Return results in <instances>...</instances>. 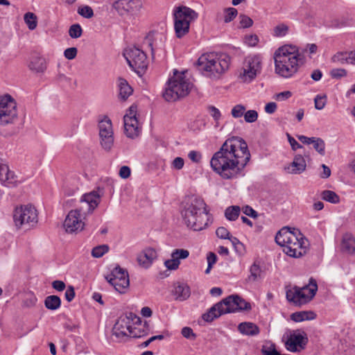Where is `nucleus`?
Returning a JSON list of instances; mask_svg holds the SVG:
<instances>
[{"instance_id":"72a5a7b5","label":"nucleus","mask_w":355,"mask_h":355,"mask_svg":"<svg viewBox=\"0 0 355 355\" xmlns=\"http://www.w3.org/2000/svg\"><path fill=\"white\" fill-rule=\"evenodd\" d=\"M45 307L51 311L58 309L61 306V299L58 295H49L44 300Z\"/></svg>"},{"instance_id":"6e6552de","label":"nucleus","mask_w":355,"mask_h":355,"mask_svg":"<svg viewBox=\"0 0 355 355\" xmlns=\"http://www.w3.org/2000/svg\"><path fill=\"white\" fill-rule=\"evenodd\" d=\"M317 291L318 285L316 281L311 278L309 285H306L302 288L295 286L293 288H286V297L289 302L293 303L295 306H300L310 302L315 296Z\"/></svg>"},{"instance_id":"b1692460","label":"nucleus","mask_w":355,"mask_h":355,"mask_svg":"<svg viewBox=\"0 0 355 355\" xmlns=\"http://www.w3.org/2000/svg\"><path fill=\"white\" fill-rule=\"evenodd\" d=\"M125 134L129 138L134 139L139 134L138 119H130L128 117L123 119Z\"/></svg>"},{"instance_id":"9d476101","label":"nucleus","mask_w":355,"mask_h":355,"mask_svg":"<svg viewBox=\"0 0 355 355\" xmlns=\"http://www.w3.org/2000/svg\"><path fill=\"white\" fill-rule=\"evenodd\" d=\"M18 117L17 102L10 94L0 96V125L14 123Z\"/></svg>"},{"instance_id":"79ce46f5","label":"nucleus","mask_w":355,"mask_h":355,"mask_svg":"<svg viewBox=\"0 0 355 355\" xmlns=\"http://www.w3.org/2000/svg\"><path fill=\"white\" fill-rule=\"evenodd\" d=\"M289 30L288 26L285 24H279L274 27L273 28V35L275 37H284L285 36Z\"/></svg>"},{"instance_id":"e433bc0d","label":"nucleus","mask_w":355,"mask_h":355,"mask_svg":"<svg viewBox=\"0 0 355 355\" xmlns=\"http://www.w3.org/2000/svg\"><path fill=\"white\" fill-rule=\"evenodd\" d=\"M24 20L28 28L31 31H33L37 26V17L31 12H28L24 15Z\"/></svg>"},{"instance_id":"37998d69","label":"nucleus","mask_w":355,"mask_h":355,"mask_svg":"<svg viewBox=\"0 0 355 355\" xmlns=\"http://www.w3.org/2000/svg\"><path fill=\"white\" fill-rule=\"evenodd\" d=\"M77 12L84 18L90 19L94 16V11L92 7L85 5L78 8Z\"/></svg>"},{"instance_id":"864d4df0","label":"nucleus","mask_w":355,"mask_h":355,"mask_svg":"<svg viewBox=\"0 0 355 355\" xmlns=\"http://www.w3.org/2000/svg\"><path fill=\"white\" fill-rule=\"evenodd\" d=\"M189 252L187 250L184 249H176L173 251L171 254V258H175L176 259L179 260L180 259H186L189 257Z\"/></svg>"},{"instance_id":"2f4dec72","label":"nucleus","mask_w":355,"mask_h":355,"mask_svg":"<svg viewBox=\"0 0 355 355\" xmlns=\"http://www.w3.org/2000/svg\"><path fill=\"white\" fill-rule=\"evenodd\" d=\"M190 288L185 284H178L175 286L173 294L176 300L184 301L190 296Z\"/></svg>"},{"instance_id":"f3484780","label":"nucleus","mask_w":355,"mask_h":355,"mask_svg":"<svg viewBox=\"0 0 355 355\" xmlns=\"http://www.w3.org/2000/svg\"><path fill=\"white\" fill-rule=\"evenodd\" d=\"M141 0H117L112 4V8L121 16L128 13H136L142 8Z\"/></svg>"},{"instance_id":"423d86ee","label":"nucleus","mask_w":355,"mask_h":355,"mask_svg":"<svg viewBox=\"0 0 355 355\" xmlns=\"http://www.w3.org/2000/svg\"><path fill=\"white\" fill-rule=\"evenodd\" d=\"M183 76V73L180 74L177 69H174L173 76L168 80L167 87L163 94L166 101H175L189 93L191 84Z\"/></svg>"},{"instance_id":"49530a36","label":"nucleus","mask_w":355,"mask_h":355,"mask_svg":"<svg viewBox=\"0 0 355 355\" xmlns=\"http://www.w3.org/2000/svg\"><path fill=\"white\" fill-rule=\"evenodd\" d=\"M315 150L321 155L325 154V144L323 139L319 137H315L313 144Z\"/></svg>"},{"instance_id":"4c0bfd02","label":"nucleus","mask_w":355,"mask_h":355,"mask_svg":"<svg viewBox=\"0 0 355 355\" xmlns=\"http://www.w3.org/2000/svg\"><path fill=\"white\" fill-rule=\"evenodd\" d=\"M250 275L247 279V281L250 282H254L258 280L261 277V269L259 264L254 262L250 268Z\"/></svg>"},{"instance_id":"dca6fc26","label":"nucleus","mask_w":355,"mask_h":355,"mask_svg":"<svg viewBox=\"0 0 355 355\" xmlns=\"http://www.w3.org/2000/svg\"><path fill=\"white\" fill-rule=\"evenodd\" d=\"M84 218L78 211L71 210L67 215L63 226L67 233H77L85 227Z\"/></svg>"},{"instance_id":"a878e982","label":"nucleus","mask_w":355,"mask_h":355,"mask_svg":"<svg viewBox=\"0 0 355 355\" xmlns=\"http://www.w3.org/2000/svg\"><path fill=\"white\" fill-rule=\"evenodd\" d=\"M28 67L32 71L42 73L46 68L45 59L37 55H33Z\"/></svg>"},{"instance_id":"0eeeda50","label":"nucleus","mask_w":355,"mask_h":355,"mask_svg":"<svg viewBox=\"0 0 355 355\" xmlns=\"http://www.w3.org/2000/svg\"><path fill=\"white\" fill-rule=\"evenodd\" d=\"M174 28L177 37L181 38L189 31L191 22L198 17V14L194 10L180 6L173 10Z\"/></svg>"},{"instance_id":"680f3d73","label":"nucleus","mask_w":355,"mask_h":355,"mask_svg":"<svg viewBox=\"0 0 355 355\" xmlns=\"http://www.w3.org/2000/svg\"><path fill=\"white\" fill-rule=\"evenodd\" d=\"M208 111L216 122H218L220 120L221 113L217 107L210 105L208 107Z\"/></svg>"},{"instance_id":"7c9ffc66","label":"nucleus","mask_w":355,"mask_h":355,"mask_svg":"<svg viewBox=\"0 0 355 355\" xmlns=\"http://www.w3.org/2000/svg\"><path fill=\"white\" fill-rule=\"evenodd\" d=\"M316 314L312 311H302L292 313L291 319L296 322H300L304 320H311L316 318Z\"/></svg>"},{"instance_id":"4468645a","label":"nucleus","mask_w":355,"mask_h":355,"mask_svg":"<svg viewBox=\"0 0 355 355\" xmlns=\"http://www.w3.org/2000/svg\"><path fill=\"white\" fill-rule=\"evenodd\" d=\"M100 142L103 148L110 150L114 144V132L110 118L105 116L98 123Z\"/></svg>"},{"instance_id":"6e6d98bb","label":"nucleus","mask_w":355,"mask_h":355,"mask_svg":"<svg viewBox=\"0 0 355 355\" xmlns=\"http://www.w3.org/2000/svg\"><path fill=\"white\" fill-rule=\"evenodd\" d=\"M315 103V108L316 110H322L326 105V96H319L317 95L314 99Z\"/></svg>"},{"instance_id":"0e129e2a","label":"nucleus","mask_w":355,"mask_h":355,"mask_svg":"<svg viewBox=\"0 0 355 355\" xmlns=\"http://www.w3.org/2000/svg\"><path fill=\"white\" fill-rule=\"evenodd\" d=\"M77 53L78 50L76 47H71L65 49L64 55L68 60H73L76 58Z\"/></svg>"},{"instance_id":"8fccbe9b","label":"nucleus","mask_w":355,"mask_h":355,"mask_svg":"<svg viewBox=\"0 0 355 355\" xmlns=\"http://www.w3.org/2000/svg\"><path fill=\"white\" fill-rule=\"evenodd\" d=\"M225 16H224V21L225 23H230L238 15V11L234 8H227L224 10Z\"/></svg>"},{"instance_id":"c85d7f7f","label":"nucleus","mask_w":355,"mask_h":355,"mask_svg":"<svg viewBox=\"0 0 355 355\" xmlns=\"http://www.w3.org/2000/svg\"><path fill=\"white\" fill-rule=\"evenodd\" d=\"M105 278L107 281L114 287L116 291L120 293H124L130 285L129 278L116 279L109 278V277H106Z\"/></svg>"},{"instance_id":"7ed1b4c3","label":"nucleus","mask_w":355,"mask_h":355,"mask_svg":"<svg viewBox=\"0 0 355 355\" xmlns=\"http://www.w3.org/2000/svg\"><path fill=\"white\" fill-rule=\"evenodd\" d=\"M275 72L283 78H290L297 73L305 62L304 56L295 51V47L285 45L274 53Z\"/></svg>"},{"instance_id":"bf43d9fd","label":"nucleus","mask_w":355,"mask_h":355,"mask_svg":"<svg viewBox=\"0 0 355 355\" xmlns=\"http://www.w3.org/2000/svg\"><path fill=\"white\" fill-rule=\"evenodd\" d=\"M181 334L187 339L195 340L196 338V335L193 333V329L188 327H183Z\"/></svg>"},{"instance_id":"603ef678","label":"nucleus","mask_w":355,"mask_h":355,"mask_svg":"<svg viewBox=\"0 0 355 355\" xmlns=\"http://www.w3.org/2000/svg\"><path fill=\"white\" fill-rule=\"evenodd\" d=\"M243 116L245 122L253 123L258 119V112L254 110H248L247 112L245 111Z\"/></svg>"},{"instance_id":"6ab92c4d","label":"nucleus","mask_w":355,"mask_h":355,"mask_svg":"<svg viewBox=\"0 0 355 355\" xmlns=\"http://www.w3.org/2000/svg\"><path fill=\"white\" fill-rule=\"evenodd\" d=\"M0 182L7 187H15L22 182L6 164L0 163Z\"/></svg>"},{"instance_id":"774afa93","label":"nucleus","mask_w":355,"mask_h":355,"mask_svg":"<svg viewBox=\"0 0 355 355\" xmlns=\"http://www.w3.org/2000/svg\"><path fill=\"white\" fill-rule=\"evenodd\" d=\"M243 213L251 218H257L258 217L257 212L253 209L250 206L246 205L243 208Z\"/></svg>"},{"instance_id":"f704fd0d","label":"nucleus","mask_w":355,"mask_h":355,"mask_svg":"<svg viewBox=\"0 0 355 355\" xmlns=\"http://www.w3.org/2000/svg\"><path fill=\"white\" fill-rule=\"evenodd\" d=\"M132 87L124 79H119V96L123 100H126L132 93Z\"/></svg>"},{"instance_id":"5701e85b","label":"nucleus","mask_w":355,"mask_h":355,"mask_svg":"<svg viewBox=\"0 0 355 355\" xmlns=\"http://www.w3.org/2000/svg\"><path fill=\"white\" fill-rule=\"evenodd\" d=\"M335 64H355V51L338 52L331 59Z\"/></svg>"},{"instance_id":"4d7b16f0","label":"nucleus","mask_w":355,"mask_h":355,"mask_svg":"<svg viewBox=\"0 0 355 355\" xmlns=\"http://www.w3.org/2000/svg\"><path fill=\"white\" fill-rule=\"evenodd\" d=\"M239 17L241 19L240 24L242 28H246L252 26L253 21L248 16L245 15H240Z\"/></svg>"},{"instance_id":"a18cd8bd","label":"nucleus","mask_w":355,"mask_h":355,"mask_svg":"<svg viewBox=\"0 0 355 355\" xmlns=\"http://www.w3.org/2000/svg\"><path fill=\"white\" fill-rule=\"evenodd\" d=\"M37 299L33 293L26 294L23 300V306L27 308L33 307L37 303Z\"/></svg>"},{"instance_id":"20e7f679","label":"nucleus","mask_w":355,"mask_h":355,"mask_svg":"<svg viewBox=\"0 0 355 355\" xmlns=\"http://www.w3.org/2000/svg\"><path fill=\"white\" fill-rule=\"evenodd\" d=\"M275 241L291 257L299 258L306 254L307 240L298 230L291 232L288 227H283L277 233Z\"/></svg>"},{"instance_id":"c9c22d12","label":"nucleus","mask_w":355,"mask_h":355,"mask_svg":"<svg viewBox=\"0 0 355 355\" xmlns=\"http://www.w3.org/2000/svg\"><path fill=\"white\" fill-rule=\"evenodd\" d=\"M303 20L309 24L315 25L317 19V12L315 9L310 8L302 11L301 14Z\"/></svg>"},{"instance_id":"f257e3e1","label":"nucleus","mask_w":355,"mask_h":355,"mask_svg":"<svg viewBox=\"0 0 355 355\" xmlns=\"http://www.w3.org/2000/svg\"><path fill=\"white\" fill-rule=\"evenodd\" d=\"M250 159L247 143L241 137L225 140L211 160L212 170L223 180L239 178Z\"/></svg>"},{"instance_id":"1a4fd4ad","label":"nucleus","mask_w":355,"mask_h":355,"mask_svg":"<svg viewBox=\"0 0 355 355\" xmlns=\"http://www.w3.org/2000/svg\"><path fill=\"white\" fill-rule=\"evenodd\" d=\"M123 55L129 66L139 75L141 76L148 67V60L146 53L136 47L131 46L126 49Z\"/></svg>"},{"instance_id":"393cba45","label":"nucleus","mask_w":355,"mask_h":355,"mask_svg":"<svg viewBox=\"0 0 355 355\" xmlns=\"http://www.w3.org/2000/svg\"><path fill=\"white\" fill-rule=\"evenodd\" d=\"M306 167V161L301 155H296L291 165L286 168L289 173L300 174L305 171Z\"/></svg>"},{"instance_id":"052dcab7","label":"nucleus","mask_w":355,"mask_h":355,"mask_svg":"<svg viewBox=\"0 0 355 355\" xmlns=\"http://www.w3.org/2000/svg\"><path fill=\"white\" fill-rule=\"evenodd\" d=\"M137 106L136 105H132L127 111V113L124 115L123 119L128 118L130 119H137Z\"/></svg>"},{"instance_id":"412c9836","label":"nucleus","mask_w":355,"mask_h":355,"mask_svg":"<svg viewBox=\"0 0 355 355\" xmlns=\"http://www.w3.org/2000/svg\"><path fill=\"white\" fill-rule=\"evenodd\" d=\"M157 258V252L153 248H146L139 253L137 256V261L139 264L145 268H148L153 263V260Z\"/></svg>"},{"instance_id":"69168bd1","label":"nucleus","mask_w":355,"mask_h":355,"mask_svg":"<svg viewBox=\"0 0 355 355\" xmlns=\"http://www.w3.org/2000/svg\"><path fill=\"white\" fill-rule=\"evenodd\" d=\"M216 234L218 238L226 239L230 237L229 236L230 232L229 231L224 227H218L216 231Z\"/></svg>"},{"instance_id":"ea45409f","label":"nucleus","mask_w":355,"mask_h":355,"mask_svg":"<svg viewBox=\"0 0 355 355\" xmlns=\"http://www.w3.org/2000/svg\"><path fill=\"white\" fill-rule=\"evenodd\" d=\"M321 196L324 200L331 203L336 204L340 202V197L333 191L324 190L322 192Z\"/></svg>"},{"instance_id":"a19ab883","label":"nucleus","mask_w":355,"mask_h":355,"mask_svg":"<svg viewBox=\"0 0 355 355\" xmlns=\"http://www.w3.org/2000/svg\"><path fill=\"white\" fill-rule=\"evenodd\" d=\"M109 278H129L128 272L121 268L120 266H116L112 271L111 275L108 276Z\"/></svg>"},{"instance_id":"e2e57ef3","label":"nucleus","mask_w":355,"mask_h":355,"mask_svg":"<svg viewBox=\"0 0 355 355\" xmlns=\"http://www.w3.org/2000/svg\"><path fill=\"white\" fill-rule=\"evenodd\" d=\"M180 262L175 258L165 261L164 265L169 270H175L178 268Z\"/></svg>"},{"instance_id":"2eb2a0df","label":"nucleus","mask_w":355,"mask_h":355,"mask_svg":"<svg viewBox=\"0 0 355 355\" xmlns=\"http://www.w3.org/2000/svg\"><path fill=\"white\" fill-rule=\"evenodd\" d=\"M308 340L306 334L301 329H297L291 334L285 343V346L290 352H299L305 349Z\"/></svg>"},{"instance_id":"aec40b11","label":"nucleus","mask_w":355,"mask_h":355,"mask_svg":"<svg viewBox=\"0 0 355 355\" xmlns=\"http://www.w3.org/2000/svg\"><path fill=\"white\" fill-rule=\"evenodd\" d=\"M165 40L164 35L155 32L149 33L144 38V44L150 48L153 58H154L155 53L157 50H164Z\"/></svg>"},{"instance_id":"a211bd4d","label":"nucleus","mask_w":355,"mask_h":355,"mask_svg":"<svg viewBox=\"0 0 355 355\" xmlns=\"http://www.w3.org/2000/svg\"><path fill=\"white\" fill-rule=\"evenodd\" d=\"M261 69V59L259 55H249L243 63V76L249 80L254 79Z\"/></svg>"},{"instance_id":"3c124183","label":"nucleus","mask_w":355,"mask_h":355,"mask_svg":"<svg viewBox=\"0 0 355 355\" xmlns=\"http://www.w3.org/2000/svg\"><path fill=\"white\" fill-rule=\"evenodd\" d=\"M246 108L243 105L238 104L233 107L231 114L234 118H239L243 116Z\"/></svg>"},{"instance_id":"09e8293b","label":"nucleus","mask_w":355,"mask_h":355,"mask_svg":"<svg viewBox=\"0 0 355 355\" xmlns=\"http://www.w3.org/2000/svg\"><path fill=\"white\" fill-rule=\"evenodd\" d=\"M82 33L83 29L78 24L71 25L69 29V35L71 38H78L82 35Z\"/></svg>"},{"instance_id":"4be33fe9","label":"nucleus","mask_w":355,"mask_h":355,"mask_svg":"<svg viewBox=\"0 0 355 355\" xmlns=\"http://www.w3.org/2000/svg\"><path fill=\"white\" fill-rule=\"evenodd\" d=\"M218 304H221V306L220 307V314L223 315L237 312L236 307L238 304L236 302V295H230L218 302Z\"/></svg>"},{"instance_id":"39448f33","label":"nucleus","mask_w":355,"mask_h":355,"mask_svg":"<svg viewBox=\"0 0 355 355\" xmlns=\"http://www.w3.org/2000/svg\"><path fill=\"white\" fill-rule=\"evenodd\" d=\"M198 70L210 78H219L229 67V61L215 53L202 54L197 61Z\"/></svg>"},{"instance_id":"5fc2aeb1","label":"nucleus","mask_w":355,"mask_h":355,"mask_svg":"<svg viewBox=\"0 0 355 355\" xmlns=\"http://www.w3.org/2000/svg\"><path fill=\"white\" fill-rule=\"evenodd\" d=\"M207 259L208 266L205 270V273L208 274L209 273L213 265L216 263L217 260V256L215 253L210 252L207 254Z\"/></svg>"},{"instance_id":"c756f323","label":"nucleus","mask_w":355,"mask_h":355,"mask_svg":"<svg viewBox=\"0 0 355 355\" xmlns=\"http://www.w3.org/2000/svg\"><path fill=\"white\" fill-rule=\"evenodd\" d=\"M341 250L343 252L348 254L355 252V239L351 234H346L343 236Z\"/></svg>"},{"instance_id":"c03bdc74","label":"nucleus","mask_w":355,"mask_h":355,"mask_svg":"<svg viewBox=\"0 0 355 355\" xmlns=\"http://www.w3.org/2000/svg\"><path fill=\"white\" fill-rule=\"evenodd\" d=\"M109 250L107 245H101L94 247L92 250V255L95 258H100L103 257Z\"/></svg>"},{"instance_id":"9b49d317","label":"nucleus","mask_w":355,"mask_h":355,"mask_svg":"<svg viewBox=\"0 0 355 355\" xmlns=\"http://www.w3.org/2000/svg\"><path fill=\"white\" fill-rule=\"evenodd\" d=\"M103 196V190L101 188L85 193L80 200V206L73 210L78 211L80 215L85 218L87 215L92 214L98 206Z\"/></svg>"},{"instance_id":"473e14b6","label":"nucleus","mask_w":355,"mask_h":355,"mask_svg":"<svg viewBox=\"0 0 355 355\" xmlns=\"http://www.w3.org/2000/svg\"><path fill=\"white\" fill-rule=\"evenodd\" d=\"M220 306H221L220 304L216 303L213 306H211L207 311V312L202 314V318L207 322H211L214 319L219 318L220 315H223V314H220Z\"/></svg>"},{"instance_id":"cd10ccee","label":"nucleus","mask_w":355,"mask_h":355,"mask_svg":"<svg viewBox=\"0 0 355 355\" xmlns=\"http://www.w3.org/2000/svg\"><path fill=\"white\" fill-rule=\"evenodd\" d=\"M239 331L242 334L248 336H257L259 334V327L250 322H241L238 326Z\"/></svg>"},{"instance_id":"f8f14e48","label":"nucleus","mask_w":355,"mask_h":355,"mask_svg":"<svg viewBox=\"0 0 355 355\" xmlns=\"http://www.w3.org/2000/svg\"><path fill=\"white\" fill-rule=\"evenodd\" d=\"M13 219L15 225L19 228L26 225L33 226L37 223V210L31 205L16 207L13 214Z\"/></svg>"},{"instance_id":"de8ad7c7","label":"nucleus","mask_w":355,"mask_h":355,"mask_svg":"<svg viewBox=\"0 0 355 355\" xmlns=\"http://www.w3.org/2000/svg\"><path fill=\"white\" fill-rule=\"evenodd\" d=\"M236 299L238 304L236 307L237 312L240 311H249L252 309L251 304L240 296L236 295Z\"/></svg>"},{"instance_id":"58836bf2","label":"nucleus","mask_w":355,"mask_h":355,"mask_svg":"<svg viewBox=\"0 0 355 355\" xmlns=\"http://www.w3.org/2000/svg\"><path fill=\"white\" fill-rule=\"evenodd\" d=\"M241 209L239 206H230L225 211V216L228 220H236L240 214Z\"/></svg>"},{"instance_id":"bb28decb","label":"nucleus","mask_w":355,"mask_h":355,"mask_svg":"<svg viewBox=\"0 0 355 355\" xmlns=\"http://www.w3.org/2000/svg\"><path fill=\"white\" fill-rule=\"evenodd\" d=\"M137 323L132 324L131 330H129V336L132 338H141L147 335L150 331L149 324L147 322H144V324L141 322V324Z\"/></svg>"},{"instance_id":"338daca9","label":"nucleus","mask_w":355,"mask_h":355,"mask_svg":"<svg viewBox=\"0 0 355 355\" xmlns=\"http://www.w3.org/2000/svg\"><path fill=\"white\" fill-rule=\"evenodd\" d=\"M75 290L73 286H69L64 293L65 299L67 302H71L75 297Z\"/></svg>"},{"instance_id":"13d9d810","label":"nucleus","mask_w":355,"mask_h":355,"mask_svg":"<svg viewBox=\"0 0 355 355\" xmlns=\"http://www.w3.org/2000/svg\"><path fill=\"white\" fill-rule=\"evenodd\" d=\"M347 71L345 69H333L330 71V75L334 78H340L347 76Z\"/></svg>"},{"instance_id":"f03ea898","label":"nucleus","mask_w":355,"mask_h":355,"mask_svg":"<svg viewBox=\"0 0 355 355\" xmlns=\"http://www.w3.org/2000/svg\"><path fill=\"white\" fill-rule=\"evenodd\" d=\"M181 216L185 225L194 231L206 228L209 211L204 200L196 196H187L181 204Z\"/></svg>"},{"instance_id":"ddd939ff","label":"nucleus","mask_w":355,"mask_h":355,"mask_svg":"<svg viewBox=\"0 0 355 355\" xmlns=\"http://www.w3.org/2000/svg\"><path fill=\"white\" fill-rule=\"evenodd\" d=\"M137 323L141 324V318L132 313L119 318L113 327V335L116 338L129 336V330H131L132 325Z\"/></svg>"}]
</instances>
